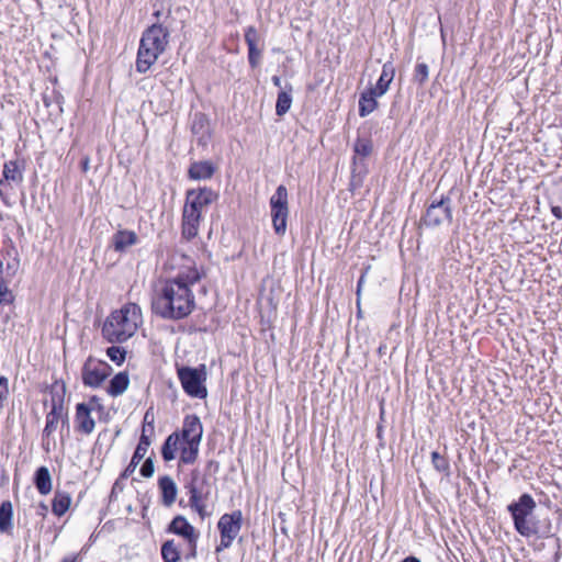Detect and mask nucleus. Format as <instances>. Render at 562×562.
I'll use <instances>...</instances> for the list:
<instances>
[{
  "label": "nucleus",
  "instance_id": "22",
  "mask_svg": "<svg viewBox=\"0 0 562 562\" xmlns=\"http://www.w3.org/2000/svg\"><path fill=\"white\" fill-rule=\"evenodd\" d=\"M128 385H130L128 373L125 371L119 372L110 380L106 391H108L109 395H111L113 397H117V396L122 395L127 390Z\"/></svg>",
  "mask_w": 562,
  "mask_h": 562
},
{
  "label": "nucleus",
  "instance_id": "9",
  "mask_svg": "<svg viewBox=\"0 0 562 562\" xmlns=\"http://www.w3.org/2000/svg\"><path fill=\"white\" fill-rule=\"evenodd\" d=\"M452 201L448 195H442L439 200H432L426 209L422 221L427 227H437L443 223L452 222Z\"/></svg>",
  "mask_w": 562,
  "mask_h": 562
},
{
  "label": "nucleus",
  "instance_id": "47",
  "mask_svg": "<svg viewBox=\"0 0 562 562\" xmlns=\"http://www.w3.org/2000/svg\"><path fill=\"white\" fill-rule=\"evenodd\" d=\"M4 385L7 387L8 385V379L5 376H0V386Z\"/></svg>",
  "mask_w": 562,
  "mask_h": 562
},
{
  "label": "nucleus",
  "instance_id": "42",
  "mask_svg": "<svg viewBox=\"0 0 562 562\" xmlns=\"http://www.w3.org/2000/svg\"><path fill=\"white\" fill-rule=\"evenodd\" d=\"M272 83L276 87L280 88V89L282 88V86H281V78L279 76H273L272 77Z\"/></svg>",
  "mask_w": 562,
  "mask_h": 562
},
{
  "label": "nucleus",
  "instance_id": "8",
  "mask_svg": "<svg viewBox=\"0 0 562 562\" xmlns=\"http://www.w3.org/2000/svg\"><path fill=\"white\" fill-rule=\"evenodd\" d=\"M243 524V514L240 510H234L231 514H224L218 522L217 529L221 536V542L216 547L215 551L220 552L226 548H229L234 539L238 536Z\"/></svg>",
  "mask_w": 562,
  "mask_h": 562
},
{
  "label": "nucleus",
  "instance_id": "6",
  "mask_svg": "<svg viewBox=\"0 0 562 562\" xmlns=\"http://www.w3.org/2000/svg\"><path fill=\"white\" fill-rule=\"evenodd\" d=\"M272 226L277 235L283 236L286 232L289 216L288 190L280 184L271 195L270 201Z\"/></svg>",
  "mask_w": 562,
  "mask_h": 562
},
{
  "label": "nucleus",
  "instance_id": "25",
  "mask_svg": "<svg viewBox=\"0 0 562 562\" xmlns=\"http://www.w3.org/2000/svg\"><path fill=\"white\" fill-rule=\"evenodd\" d=\"M3 178L0 180V186H3L5 181H12L20 183L23 181L22 169L16 160H9L3 166Z\"/></svg>",
  "mask_w": 562,
  "mask_h": 562
},
{
  "label": "nucleus",
  "instance_id": "38",
  "mask_svg": "<svg viewBox=\"0 0 562 562\" xmlns=\"http://www.w3.org/2000/svg\"><path fill=\"white\" fill-rule=\"evenodd\" d=\"M140 475L148 479L154 474V461L151 458H147L143 465L140 467Z\"/></svg>",
  "mask_w": 562,
  "mask_h": 562
},
{
  "label": "nucleus",
  "instance_id": "39",
  "mask_svg": "<svg viewBox=\"0 0 562 562\" xmlns=\"http://www.w3.org/2000/svg\"><path fill=\"white\" fill-rule=\"evenodd\" d=\"M551 212L555 218H562V209L560 206H552Z\"/></svg>",
  "mask_w": 562,
  "mask_h": 562
},
{
  "label": "nucleus",
  "instance_id": "11",
  "mask_svg": "<svg viewBox=\"0 0 562 562\" xmlns=\"http://www.w3.org/2000/svg\"><path fill=\"white\" fill-rule=\"evenodd\" d=\"M168 531L178 536H182L188 541L190 550L188 557H195L196 540L199 536L195 532L194 527L190 525L183 516H176L171 520Z\"/></svg>",
  "mask_w": 562,
  "mask_h": 562
},
{
  "label": "nucleus",
  "instance_id": "34",
  "mask_svg": "<svg viewBox=\"0 0 562 562\" xmlns=\"http://www.w3.org/2000/svg\"><path fill=\"white\" fill-rule=\"evenodd\" d=\"M106 356L116 363L121 366L126 358V350L123 347L112 346L106 349Z\"/></svg>",
  "mask_w": 562,
  "mask_h": 562
},
{
  "label": "nucleus",
  "instance_id": "10",
  "mask_svg": "<svg viewBox=\"0 0 562 562\" xmlns=\"http://www.w3.org/2000/svg\"><path fill=\"white\" fill-rule=\"evenodd\" d=\"M178 376L183 390L192 397L204 398L207 395L206 387L202 384V378L198 370L182 367L178 369Z\"/></svg>",
  "mask_w": 562,
  "mask_h": 562
},
{
  "label": "nucleus",
  "instance_id": "5",
  "mask_svg": "<svg viewBox=\"0 0 562 562\" xmlns=\"http://www.w3.org/2000/svg\"><path fill=\"white\" fill-rule=\"evenodd\" d=\"M210 203L211 190L203 188L188 191L182 224V234L187 239L198 235L199 221L206 213Z\"/></svg>",
  "mask_w": 562,
  "mask_h": 562
},
{
  "label": "nucleus",
  "instance_id": "14",
  "mask_svg": "<svg viewBox=\"0 0 562 562\" xmlns=\"http://www.w3.org/2000/svg\"><path fill=\"white\" fill-rule=\"evenodd\" d=\"M245 42L248 47V63L251 68H257L261 61L262 49L258 48V43L260 42V36L255 26L246 27Z\"/></svg>",
  "mask_w": 562,
  "mask_h": 562
},
{
  "label": "nucleus",
  "instance_id": "21",
  "mask_svg": "<svg viewBox=\"0 0 562 562\" xmlns=\"http://www.w3.org/2000/svg\"><path fill=\"white\" fill-rule=\"evenodd\" d=\"M158 484L161 491L162 504L167 507L171 506L177 496L176 483L170 476L166 475L159 479Z\"/></svg>",
  "mask_w": 562,
  "mask_h": 562
},
{
  "label": "nucleus",
  "instance_id": "27",
  "mask_svg": "<svg viewBox=\"0 0 562 562\" xmlns=\"http://www.w3.org/2000/svg\"><path fill=\"white\" fill-rule=\"evenodd\" d=\"M71 497L70 494L65 491H56L53 502H52V510L53 513L60 517L63 516L70 507Z\"/></svg>",
  "mask_w": 562,
  "mask_h": 562
},
{
  "label": "nucleus",
  "instance_id": "19",
  "mask_svg": "<svg viewBox=\"0 0 562 562\" xmlns=\"http://www.w3.org/2000/svg\"><path fill=\"white\" fill-rule=\"evenodd\" d=\"M395 76V67L392 61H386L382 66V72L374 87H370L378 94L384 95L390 88Z\"/></svg>",
  "mask_w": 562,
  "mask_h": 562
},
{
  "label": "nucleus",
  "instance_id": "40",
  "mask_svg": "<svg viewBox=\"0 0 562 562\" xmlns=\"http://www.w3.org/2000/svg\"><path fill=\"white\" fill-rule=\"evenodd\" d=\"M89 164H90V159L89 157H85L81 161V169L83 172H87L89 170Z\"/></svg>",
  "mask_w": 562,
  "mask_h": 562
},
{
  "label": "nucleus",
  "instance_id": "35",
  "mask_svg": "<svg viewBox=\"0 0 562 562\" xmlns=\"http://www.w3.org/2000/svg\"><path fill=\"white\" fill-rule=\"evenodd\" d=\"M429 76V67L425 63H418L415 66L413 79L416 81L419 86H423L427 80Z\"/></svg>",
  "mask_w": 562,
  "mask_h": 562
},
{
  "label": "nucleus",
  "instance_id": "23",
  "mask_svg": "<svg viewBox=\"0 0 562 562\" xmlns=\"http://www.w3.org/2000/svg\"><path fill=\"white\" fill-rule=\"evenodd\" d=\"M13 530V507L10 501L0 504V532L12 535Z\"/></svg>",
  "mask_w": 562,
  "mask_h": 562
},
{
  "label": "nucleus",
  "instance_id": "31",
  "mask_svg": "<svg viewBox=\"0 0 562 562\" xmlns=\"http://www.w3.org/2000/svg\"><path fill=\"white\" fill-rule=\"evenodd\" d=\"M161 558L164 562H178L180 560V551L173 540H167L162 543Z\"/></svg>",
  "mask_w": 562,
  "mask_h": 562
},
{
  "label": "nucleus",
  "instance_id": "12",
  "mask_svg": "<svg viewBox=\"0 0 562 562\" xmlns=\"http://www.w3.org/2000/svg\"><path fill=\"white\" fill-rule=\"evenodd\" d=\"M59 422L63 424L67 423V415L64 413L63 402H56L52 400V408L46 415V424L43 429V447L45 450H49V442H45L57 429Z\"/></svg>",
  "mask_w": 562,
  "mask_h": 562
},
{
  "label": "nucleus",
  "instance_id": "43",
  "mask_svg": "<svg viewBox=\"0 0 562 562\" xmlns=\"http://www.w3.org/2000/svg\"><path fill=\"white\" fill-rule=\"evenodd\" d=\"M363 281H364V274H362L360 277V279L358 280V284H357V294L359 295L360 293V290H361V286H363Z\"/></svg>",
  "mask_w": 562,
  "mask_h": 562
},
{
  "label": "nucleus",
  "instance_id": "2",
  "mask_svg": "<svg viewBox=\"0 0 562 562\" xmlns=\"http://www.w3.org/2000/svg\"><path fill=\"white\" fill-rule=\"evenodd\" d=\"M536 508L537 503L528 493L521 494L518 499L507 505V512L510 514L517 533L525 538H548L552 533L551 521L538 520L535 516Z\"/></svg>",
  "mask_w": 562,
  "mask_h": 562
},
{
  "label": "nucleus",
  "instance_id": "1",
  "mask_svg": "<svg viewBox=\"0 0 562 562\" xmlns=\"http://www.w3.org/2000/svg\"><path fill=\"white\" fill-rule=\"evenodd\" d=\"M194 307L189 285L180 279L167 281L151 300V311L164 319H182Z\"/></svg>",
  "mask_w": 562,
  "mask_h": 562
},
{
  "label": "nucleus",
  "instance_id": "4",
  "mask_svg": "<svg viewBox=\"0 0 562 562\" xmlns=\"http://www.w3.org/2000/svg\"><path fill=\"white\" fill-rule=\"evenodd\" d=\"M169 31L161 24L147 27L140 37L135 68L139 74H146L166 50Z\"/></svg>",
  "mask_w": 562,
  "mask_h": 562
},
{
  "label": "nucleus",
  "instance_id": "7",
  "mask_svg": "<svg viewBox=\"0 0 562 562\" xmlns=\"http://www.w3.org/2000/svg\"><path fill=\"white\" fill-rule=\"evenodd\" d=\"M112 367L92 356H89L81 369L82 383L86 386L97 389L111 375Z\"/></svg>",
  "mask_w": 562,
  "mask_h": 562
},
{
  "label": "nucleus",
  "instance_id": "32",
  "mask_svg": "<svg viewBox=\"0 0 562 562\" xmlns=\"http://www.w3.org/2000/svg\"><path fill=\"white\" fill-rule=\"evenodd\" d=\"M190 506L198 512L201 517L206 515V505L202 499L201 492L193 485L190 490Z\"/></svg>",
  "mask_w": 562,
  "mask_h": 562
},
{
  "label": "nucleus",
  "instance_id": "30",
  "mask_svg": "<svg viewBox=\"0 0 562 562\" xmlns=\"http://www.w3.org/2000/svg\"><path fill=\"white\" fill-rule=\"evenodd\" d=\"M199 441H182L179 445L181 450L180 459L183 463H192L198 454Z\"/></svg>",
  "mask_w": 562,
  "mask_h": 562
},
{
  "label": "nucleus",
  "instance_id": "33",
  "mask_svg": "<svg viewBox=\"0 0 562 562\" xmlns=\"http://www.w3.org/2000/svg\"><path fill=\"white\" fill-rule=\"evenodd\" d=\"M357 155L368 157L372 151V142L369 138L358 137L353 145Z\"/></svg>",
  "mask_w": 562,
  "mask_h": 562
},
{
  "label": "nucleus",
  "instance_id": "13",
  "mask_svg": "<svg viewBox=\"0 0 562 562\" xmlns=\"http://www.w3.org/2000/svg\"><path fill=\"white\" fill-rule=\"evenodd\" d=\"M148 430L150 432H153V430H154V426H153L151 423H148L147 425L145 424L143 426V430H142V435H140L138 445H137V447H136V449L134 451V454L132 457V460H131L130 464L123 471V473L121 474V477H123V479L128 477L136 470V468L139 464V462L146 456V453L148 451V448L150 446V438L147 435Z\"/></svg>",
  "mask_w": 562,
  "mask_h": 562
},
{
  "label": "nucleus",
  "instance_id": "17",
  "mask_svg": "<svg viewBox=\"0 0 562 562\" xmlns=\"http://www.w3.org/2000/svg\"><path fill=\"white\" fill-rule=\"evenodd\" d=\"M138 236L135 232L128 229H119L111 238L112 247L117 252H124L130 247L138 243Z\"/></svg>",
  "mask_w": 562,
  "mask_h": 562
},
{
  "label": "nucleus",
  "instance_id": "46",
  "mask_svg": "<svg viewBox=\"0 0 562 562\" xmlns=\"http://www.w3.org/2000/svg\"><path fill=\"white\" fill-rule=\"evenodd\" d=\"M0 199L5 205H10L7 195L0 190Z\"/></svg>",
  "mask_w": 562,
  "mask_h": 562
},
{
  "label": "nucleus",
  "instance_id": "45",
  "mask_svg": "<svg viewBox=\"0 0 562 562\" xmlns=\"http://www.w3.org/2000/svg\"><path fill=\"white\" fill-rule=\"evenodd\" d=\"M40 509H41V512L38 514L45 516V514L47 512V506L44 503H41Z\"/></svg>",
  "mask_w": 562,
  "mask_h": 562
},
{
  "label": "nucleus",
  "instance_id": "28",
  "mask_svg": "<svg viewBox=\"0 0 562 562\" xmlns=\"http://www.w3.org/2000/svg\"><path fill=\"white\" fill-rule=\"evenodd\" d=\"M180 442L181 439L178 432H173L168 436L161 448V454L165 461H171L175 459V453L179 450Z\"/></svg>",
  "mask_w": 562,
  "mask_h": 562
},
{
  "label": "nucleus",
  "instance_id": "15",
  "mask_svg": "<svg viewBox=\"0 0 562 562\" xmlns=\"http://www.w3.org/2000/svg\"><path fill=\"white\" fill-rule=\"evenodd\" d=\"M75 420L78 431L86 435H90L93 431L95 423L91 417V408L86 403L77 404Z\"/></svg>",
  "mask_w": 562,
  "mask_h": 562
},
{
  "label": "nucleus",
  "instance_id": "18",
  "mask_svg": "<svg viewBox=\"0 0 562 562\" xmlns=\"http://www.w3.org/2000/svg\"><path fill=\"white\" fill-rule=\"evenodd\" d=\"M191 128L192 133L198 137L199 144L205 146L211 138L207 117L204 114L195 113Z\"/></svg>",
  "mask_w": 562,
  "mask_h": 562
},
{
  "label": "nucleus",
  "instance_id": "16",
  "mask_svg": "<svg viewBox=\"0 0 562 562\" xmlns=\"http://www.w3.org/2000/svg\"><path fill=\"white\" fill-rule=\"evenodd\" d=\"M202 425L196 416H187L183 422V427L179 434L182 441H199L202 437Z\"/></svg>",
  "mask_w": 562,
  "mask_h": 562
},
{
  "label": "nucleus",
  "instance_id": "37",
  "mask_svg": "<svg viewBox=\"0 0 562 562\" xmlns=\"http://www.w3.org/2000/svg\"><path fill=\"white\" fill-rule=\"evenodd\" d=\"M14 300L11 291L5 285L3 278L0 276V304H10Z\"/></svg>",
  "mask_w": 562,
  "mask_h": 562
},
{
  "label": "nucleus",
  "instance_id": "20",
  "mask_svg": "<svg viewBox=\"0 0 562 562\" xmlns=\"http://www.w3.org/2000/svg\"><path fill=\"white\" fill-rule=\"evenodd\" d=\"M382 97L378 94L373 89L369 88L360 94L359 98V115L366 117L371 114L378 108L376 99Z\"/></svg>",
  "mask_w": 562,
  "mask_h": 562
},
{
  "label": "nucleus",
  "instance_id": "29",
  "mask_svg": "<svg viewBox=\"0 0 562 562\" xmlns=\"http://www.w3.org/2000/svg\"><path fill=\"white\" fill-rule=\"evenodd\" d=\"M189 177L194 180L211 178V162L195 161L189 168Z\"/></svg>",
  "mask_w": 562,
  "mask_h": 562
},
{
  "label": "nucleus",
  "instance_id": "3",
  "mask_svg": "<svg viewBox=\"0 0 562 562\" xmlns=\"http://www.w3.org/2000/svg\"><path fill=\"white\" fill-rule=\"evenodd\" d=\"M142 324V311L135 303H127L112 312L102 326V336L109 342H124L136 333Z\"/></svg>",
  "mask_w": 562,
  "mask_h": 562
},
{
  "label": "nucleus",
  "instance_id": "24",
  "mask_svg": "<svg viewBox=\"0 0 562 562\" xmlns=\"http://www.w3.org/2000/svg\"><path fill=\"white\" fill-rule=\"evenodd\" d=\"M34 484L42 495H47L52 492V476L46 467H40L35 471Z\"/></svg>",
  "mask_w": 562,
  "mask_h": 562
},
{
  "label": "nucleus",
  "instance_id": "41",
  "mask_svg": "<svg viewBox=\"0 0 562 562\" xmlns=\"http://www.w3.org/2000/svg\"><path fill=\"white\" fill-rule=\"evenodd\" d=\"M61 562H80L78 555L65 557Z\"/></svg>",
  "mask_w": 562,
  "mask_h": 562
},
{
  "label": "nucleus",
  "instance_id": "48",
  "mask_svg": "<svg viewBox=\"0 0 562 562\" xmlns=\"http://www.w3.org/2000/svg\"><path fill=\"white\" fill-rule=\"evenodd\" d=\"M199 280V276L192 278V282Z\"/></svg>",
  "mask_w": 562,
  "mask_h": 562
},
{
  "label": "nucleus",
  "instance_id": "36",
  "mask_svg": "<svg viewBox=\"0 0 562 562\" xmlns=\"http://www.w3.org/2000/svg\"><path fill=\"white\" fill-rule=\"evenodd\" d=\"M431 462H432L434 468L438 472H442V473L449 472V469H450L449 461L443 456H441L439 452L434 451L431 453Z\"/></svg>",
  "mask_w": 562,
  "mask_h": 562
},
{
  "label": "nucleus",
  "instance_id": "44",
  "mask_svg": "<svg viewBox=\"0 0 562 562\" xmlns=\"http://www.w3.org/2000/svg\"><path fill=\"white\" fill-rule=\"evenodd\" d=\"M402 562H420V560L416 557L411 555L402 560Z\"/></svg>",
  "mask_w": 562,
  "mask_h": 562
},
{
  "label": "nucleus",
  "instance_id": "26",
  "mask_svg": "<svg viewBox=\"0 0 562 562\" xmlns=\"http://www.w3.org/2000/svg\"><path fill=\"white\" fill-rule=\"evenodd\" d=\"M292 86L286 83L285 88L279 91L276 103V113L278 116H283L289 112L292 105Z\"/></svg>",
  "mask_w": 562,
  "mask_h": 562
}]
</instances>
